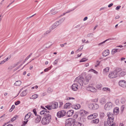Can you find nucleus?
Returning a JSON list of instances; mask_svg holds the SVG:
<instances>
[{
	"label": "nucleus",
	"instance_id": "nucleus-1",
	"mask_svg": "<svg viewBox=\"0 0 126 126\" xmlns=\"http://www.w3.org/2000/svg\"><path fill=\"white\" fill-rule=\"evenodd\" d=\"M49 111L48 110H42L40 112L41 114H44V117L41 120V123L43 125H45L48 124L51 120V115L49 114Z\"/></svg>",
	"mask_w": 126,
	"mask_h": 126
},
{
	"label": "nucleus",
	"instance_id": "nucleus-2",
	"mask_svg": "<svg viewBox=\"0 0 126 126\" xmlns=\"http://www.w3.org/2000/svg\"><path fill=\"white\" fill-rule=\"evenodd\" d=\"M76 122V120L72 118H70L66 120L65 123V126H71Z\"/></svg>",
	"mask_w": 126,
	"mask_h": 126
},
{
	"label": "nucleus",
	"instance_id": "nucleus-3",
	"mask_svg": "<svg viewBox=\"0 0 126 126\" xmlns=\"http://www.w3.org/2000/svg\"><path fill=\"white\" fill-rule=\"evenodd\" d=\"M83 77L79 76L77 77L75 79L74 81L75 82L79 83L81 85V84H82L83 83Z\"/></svg>",
	"mask_w": 126,
	"mask_h": 126
},
{
	"label": "nucleus",
	"instance_id": "nucleus-4",
	"mask_svg": "<svg viewBox=\"0 0 126 126\" xmlns=\"http://www.w3.org/2000/svg\"><path fill=\"white\" fill-rule=\"evenodd\" d=\"M99 107L98 105L95 103H91L89 105V108L93 110H97L98 109Z\"/></svg>",
	"mask_w": 126,
	"mask_h": 126
},
{
	"label": "nucleus",
	"instance_id": "nucleus-5",
	"mask_svg": "<svg viewBox=\"0 0 126 126\" xmlns=\"http://www.w3.org/2000/svg\"><path fill=\"white\" fill-rule=\"evenodd\" d=\"M66 112L64 110H62L58 111L57 114V116L59 118L63 117L65 115Z\"/></svg>",
	"mask_w": 126,
	"mask_h": 126
},
{
	"label": "nucleus",
	"instance_id": "nucleus-6",
	"mask_svg": "<svg viewBox=\"0 0 126 126\" xmlns=\"http://www.w3.org/2000/svg\"><path fill=\"white\" fill-rule=\"evenodd\" d=\"M112 105V104L111 102H108L105 104L104 108L106 110H108L111 108Z\"/></svg>",
	"mask_w": 126,
	"mask_h": 126
},
{
	"label": "nucleus",
	"instance_id": "nucleus-7",
	"mask_svg": "<svg viewBox=\"0 0 126 126\" xmlns=\"http://www.w3.org/2000/svg\"><path fill=\"white\" fill-rule=\"evenodd\" d=\"M60 24L59 23V21H57L55 22L51 27L50 28V30H53V29L56 28Z\"/></svg>",
	"mask_w": 126,
	"mask_h": 126
},
{
	"label": "nucleus",
	"instance_id": "nucleus-8",
	"mask_svg": "<svg viewBox=\"0 0 126 126\" xmlns=\"http://www.w3.org/2000/svg\"><path fill=\"white\" fill-rule=\"evenodd\" d=\"M91 78V77L90 75H88L86 76L84 80H83V83L85 84H88L89 82V80Z\"/></svg>",
	"mask_w": 126,
	"mask_h": 126
},
{
	"label": "nucleus",
	"instance_id": "nucleus-9",
	"mask_svg": "<svg viewBox=\"0 0 126 126\" xmlns=\"http://www.w3.org/2000/svg\"><path fill=\"white\" fill-rule=\"evenodd\" d=\"M119 84L121 87H125L126 86V81L124 80H120L119 82Z\"/></svg>",
	"mask_w": 126,
	"mask_h": 126
},
{
	"label": "nucleus",
	"instance_id": "nucleus-10",
	"mask_svg": "<svg viewBox=\"0 0 126 126\" xmlns=\"http://www.w3.org/2000/svg\"><path fill=\"white\" fill-rule=\"evenodd\" d=\"M114 71L113 72H110L108 75L109 77L110 78H113L116 77L117 76V75L116 74L114 73Z\"/></svg>",
	"mask_w": 126,
	"mask_h": 126
},
{
	"label": "nucleus",
	"instance_id": "nucleus-11",
	"mask_svg": "<svg viewBox=\"0 0 126 126\" xmlns=\"http://www.w3.org/2000/svg\"><path fill=\"white\" fill-rule=\"evenodd\" d=\"M86 89L87 90L92 92H94L96 91L95 88L92 86H89L87 87Z\"/></svg>",
	"mask_w": 126,
	"mask_h": 126
},
{
	"label": "nucleus",
	"instance_id": "nucleus-12",
	"mask_svg": "<svg viewBox=\"0 0 126 126\" xmlns=\"http://www.w3.org/2000/svg\"><path fill=\"white\" fill-rule=\"evenodd\" d=\"M97 116V113H95L91 114L88 116L87 118L88 119H95Z\"/></svg>",
	"mask_w": 126,
	"mask_h": 126
},
{
	"label": "nucleus",
	"instance_id": "nucleus-13",
	"mask_svg": "<svg viewBox=\"0 0 126 126\" xmlns=\"http://www.w3.org/2000/svg\"><path fill=\"white\" fill-rule=\"evenodd\" d=\"M88 112L87 111L83 110H80L79 112V114L80 117L85 116L86 114Z\"/></svg>",
	"mask_w": 126,
	"mask_h": 126
},
{
	"label": "nucleus",
	"instance_id": "nucleus-14",
	"mask_svg": "<svg viewBox=\"0 0 126 126\" xmlns=\"http://www.w3.org/2000/svg\"><path fill=\"white\" fill-rule=\"evenodd\" d=\"M71 107L73 109L76 110H77L80 108L81 106L79 104H77L72 105H71Z\"/></svg>",
	"mask_w": 126,
	"mask_h": 126
},
{
	"label": "nucleus",
	"instance_id": "nucleus-15",
	"mask_svg": "<svg viewBox=\"0 0 126 126\" xmlns=\"http://www.w3.org/2000/svg\"><path fill=\"white\" fill-rule=\"evenodd\" d=\"M51 106L52 109H56L58 107V103L57 102H52Z\"/></svg>",
	"mask_w": 126,
	"mask_h": 126
},
{
	"label": "nucleus",
	"instance_id": "nucleus-16",
	"mask_svg": "<svg viewBox=\"0 0 126 126\" xmlns=\"http://www.w3.org/2000/svg\"><path fill=\"white\" fill-rule=\"evenodd\" d=\"M78 85L77 83L74 84L71 86L72 89L74 91H75L77 90L78 89Z\"/></svg>",
	"mask_w": 126,
	"mask_h": 126
},
{
	"label": "nucleus",
	"instance_id": "nucleus-17",
	"mask_svg": "<svg viewBox=\"0 0 126 126\" xmlns=\"http://www.w3.org/2000/svg\"><path fill=\"white\" fill-rule=\"evenodd\" d=\"M74 113V111L73 110H68L67 112V116L69 117L72 116Z\"/></svg>",
	"mask_w": 126,
	"mask_h": 126
},
{
	"label": "nucleus",
	"instance_id": "nucleus-18",
	"mask_svg": "<svg viewBox=\"0 0 126 126\" xmlns=\"http://www.w3.org/2000/svg\"><path fill=\"white\" fill-rule=\"evenodd\" d=\"M109 53V50H106L103 52L102 54L103 56L106 57L108 55Z\"/></svg>",
	"mask_w": 126,
	"mask_h": 126
},
{
	"label": "nucleus",
	"instance_id": "nucleus-19",
	"mask_svg": "<svg viewBox=\"0 0 126 126\" xmlns=\"http://www.w3.org/2000/svg\"><path fill=\"white\" fill-rule=\"evenodd\" d=\"M37 117L35 120V122L37 123H39L41 119V116L39 115H36Z\"/></svg>",
	"mask_w": 126,
	"mask_h": 126
},
{
	"label": "nucleus",
	"instance_id": "nucleus-20",
	"mask_svg": "<svg viewBox=\"0 0 126 126\" xmlns=\"http://www.w3.org/2000/svg\"><path fill=\"white\" fill-rule=\"evenodd\" d=\"M113 121L114 119H111V118H108L107 119V123L108 125L110 126L111 123H112L113 122Z\"/></svg>",
	"mask_w": 126,
	"mask_h": 126
},
{
	"label": "nucleus",
	"instance_id": "nucleus-21",
	"mask_svg": "<svg viewBox=\"0 0 126 126\" xmlns=\"http://www.w3.org/2000/svg\"><path fill=\"white\" fill-rule=\"evenodd\" d=\"M119 108L117 107L115 108L113 110V113L115 115L117 114L119 112Z\"/></svg>",
	"mask_w": 126,
	"mask_h": 126
},
{
	"label": "nucleus",
	"instance_id": "nucleus-22",
	"mask_svg": "<svg viewBox=\"0 0 126 126\" xmlns=\"http://www.w3.org/2000/svg\"><path fill=\"white\" fill-rule=\"evenodd\" d=\"M32 113L31 112L28 113L25 116L24 120L26 121L31 117Z\"/></svg>",
	"mask_w": 126,
	"mask_h": 126
},
{
	"label": "nucleus",
	"instance_id": "nucleus-23",
	"mask_svg": "<svg viewBox=\"0 0 126 126\" xmlns=\"http://www.w3.org/2000/svg\"><path fill=\"white\" fill-rule=\"evenodd\" d=\"M107 116L108 117V118L111 119H114L113 115L112 113L110 112H108L107 113Z\"/></svg>",
	"mask_w": 126,
	"mask_h": 126
},
{
	"label": "nucleus",
	"instance_id": "nucleus-24",
	"mask_svg": "<svg viewBox=\"0 0 126 126\" xmlns=\"http://www.w3.org/2000/svg\"><path fill=\"white\" fill-rule=\"evenodd\" d=\"M114 39L113 38H109L107 39L106 40H105L103 42L99 43L98 44V45H99V46L102 45L103 44L105 43L106 41H108L110 40H114Z\"/></svg>",
	"mask_w": 126,
	"mask_h": 126
},
{
	"label": "nucleus",
	"instance_id": "nucleus-25",
	"mask_svg": "<svg viewBox=\"0 0 126 126\" xmlns=\"http://www.w3.org/2000/svg\"><path fill=\"white\" fill-rule=\"evenodd\" d=\"M73 126H84L80 123L75 122L73 125Z\"/></svg>",
	"mask_w": 126,
	"mask_h": 126
},
{
	"label": "nucleus",
	"instance_id": "nucleus-26",
	"mask_svg": "<svg viewBox=\"0 0 126 126\" xmlns=\"http://www.w3.org/2000/svg\"><path fill=\"white\" fill-rule=\"evenodd\" d=\"M71 105L72 104L70 103H66L64 105V108L65 109L69 108L70 106L71 107Z\"/></svg>",
	"mask_w": 126,
	"mask_h": 126
},
{
	"label": "nucleus",
	"instance_id": "nucleus-27",
	"mask_svg": "<svg viewBox=\"0 0 126 126\" xmlns=\"http://www.w3.org/2000/svg\"><path fill=\"white\" fill-rule=\"evenodd\" d=\"M122 71V69L121 68H116V69L114 71V73L116 74L117 75V74L121 71Z\"/></svg>",
	"mask_w": 126,
	"mask_h": 126
},
{
	"label": "nucleus",
	"instance_id": "nucleus-28",
	"mask_svg": "<svg viewBox=\"0 0 126 126\" xmlns=\"http://www.w3.org/2000/svg\"><path fill=\"white\" fill-rule=\"evenodd\" d=\"M100 102L101 104H104L106 102V100L104 98H102L100 100Z\"/></svg>",
	"mask_w": 126,
	"mask_h": 126
},
{
	"label": "nucleus",
	"instance_id": "nucleus-29",
	"mask_svg": "<svg viewBox=\"0 0 126 126\" xmlns=\"http://www.w3.org/2000/svg\"><path fill=\"white\" fill-rule=\"evenodd\" d=\"M99 122V120L98 119H97L91 121V123H94L96 124H98Z\"/></svg>",
	"mask_w": 126,
	"mask_h": 126
},
{
	"label": "nucleus",
	"instance_id": "nucleus-30",
	"mask_svg": "<svg viewBox=\"0 0 126 126\" xmlns=\"http://www.w3.org/2000/svg\"><path fill=\"white\" fill-rule=\"evenodd\" d=\"M27 90H26L23 91L20 94V96L22 97L26 96L27 94V93H26Z\"/></svg>",
	"mask_w": 126,
	"mask_h": 126
},
{
	"label": "nucleus",
	"instance_id": "nucleus-31",
	"mask_svg": "<svg viewBox=\"0 0 126 126\" xmlns=\"http://www.w3.org/2000/svg\"><path fill=\"white\" fill-rule=\"evenodd\" d=\"M77 7H78L77 6H75L73 8V9H72V10H68L65 13H63V15H61L60 16H63L65 14H66V13H69L70 12L74 10Z\"/></svg>",
	"mask_w": 126,
	"mask_h": 126
},
{
	"label": "nucleus",
	"instance_id": "nucleus-32",
	"mask_svg": "<svg viewBox=\"0 0 126 126\" xmlns=\"http://www.w3.org/2000/svg\"><path fill=\"white\" fill-rule=\"evenodd\" d=\"M126 74V72L122 71L119 73V76L120 77H121L124 76Z\"/></svg>",
	"mask_w": 126,
	"mask_h": 126
},
{
	"label": "nucleus",
	"instance_id": "nucleus-33",
	"mask_svg": "<svg viewBox=\"0 0 126 126\" xmlns=\"http://www.w3.org/2000/svg\"><path fill=\"white\" fill-rule=\"evenodd\" d=\"M21 83V81L20 80L16 81L14 83V85L17 86H19Z\"/></svg>",
	"mask_w": 126,
	"mask_h": 126
},
{
	"label": "nucleus",
	"instance_id": "nucleus-34",
	"mask_svg": "<svg viewBox=\"0 0 126 126\" xmlns=\"http://www.w3.org/2000/svg\"><path fill=\"white\" fill-rule=\"evenodd\" d=\"M100 118L101 119H103L105 116V114L104 112H101L99 113Z\"/></svg>",
	"mask_w": 126,
	"mask_h": 126
},
{
	"label": "nucleus",
	"instance_id": "nucleus-35",
	"mask_svg": "<svg viewBox=\"0 0 126 126\" xmlns=\"http://www.w3.org/2000/svg\"><path fill=\"white\" fill-rule=\"evenodd\" d=\"M38 96V95L36 94H34L32 95L31 97L30 98V99H35Z\"/></svg>",
	"mask_w": 126,
	"mask_h": 126
},
{
	"label": "nucleus",
	"instance_id": "nucleus-36",
	"mask_svg": "<svg viewBox=\"0 0 126 126\" xmlns=\"http://www.w3.org/2000/svg\"><path fill=\"white\" fill-rule=\"evenodd\" d=\"M109 67H106L103 70V73L105 74L106 73L109 72Z\"/></svg>",
	"mask_w": 126,
	"mask_h": 126
},
{
	"label": "nucleus",
	"instance_id": "nucleus-37",
	"mask_svg": "<svg viewBox=\"0 0 126 126\" xmlns=\"http://www.w3.org/2000/svg\"><path fill=\"white\" fill-rule=\"evenodd\" d=\"M65 17H64L60 19L58 21H59V23L60 24H61L64 21L65 19Z\"/></svg>",
	"mask_w": 126,
	"mask_h": 126
},
{
	"label": "nucleus",
	"instance_id": "nucleus-38",
	"mask_svg": "<svg viewBox=\"0 0 126 126\" xmlns=\"http://www.w3.org/2000/svg\"><path fill=\"white\" fill-rule=\"evenodd\" d=\"M52 45L51 44V43L50 42H49L48 43L46 44V47L47 48H48L50 47Z\"/></svg>",
	"mask_w": 126,
	"mask_h": 126
},
{
	"label": "nucleus",
	"instance_id": "nucleus-39",
	"mask_svg": "<svg viewBox=\"0 0 126 126\" xmlns=\"http://www.w3.org/2000/svg\"><path fill=\"white\" fill-rule=\"evenodd\" d=\"M32 53H31L24 60L23 63H24L29 58L30 56L32 54Z\"/></svg>",
	"mask_w": 126,
	"mask_h": 126
},
{
	"label": "nucleus",
	"instance_id": "nucleus-40",
	"mask_svg": "<svg viewBox=\"0 0 126 126\" xmlns=\"http://www.w3.org/2000/svg\"><path fill=\"white\" fill-rule=\"evenodd\" d=\"M117 48H115L112 49L111 51L112 54H114L115 53L117 52Z\"/></svg>",
	"mask_w": 126,
	"mask_h": 126
},
{
	"label": "nucleus",
	"instance_id": "nucleus-41",
	"mask_svg": "<svg viewBox=\"0 0 126 126\" xmlns=\"http://www.w3.org/2000/svg\"><path fill=\"white\" fill-rule=\"evenodd\" d=\"M45 107L48 110H51L52 109L51 106V105L46 106H45Z\"/></svg>",
	"mask_w": 126,
	"mask_h": 126
},
{
	"label": "nucleus",
	"instance_id": "nucleus-42",
	"mask_svg": "<svg viewBox=\"0 0 126 126\" xmlns=\"http://www.w3.org/2000/svg\"><path fill=\"white\" fill-rule=\"evenodd\" d=\"M102 90L103 91H110V89L109 88L107 87L103 88Z\"/></svg>",
	"mask_w": 126,
	"mask_h": 126
},
{
	"label": "nucleus",
	"instance_id": "nucleus-43",
	"mask_svg": "<svg viewBox=\"0 0 126 126\" xmlns=\"http://www.w3.org/2000/svg\"><path fill=\"white\" fill-rule=\"evenodd\" d=\"M83 47V45H82L80 47L76 50V52L77 53H78L82 49Z\"/></svg>",
	"mask_w": 126,
	"mask_h": 126
},
{
	"label": "nucleus",
	"instance_id": "nucleus-44",
	"mask_svg": "<svg viewBox=\"0 0 126 126\" xmlns=\"http://www.w3.org/2000/svg\"><path fill=\"white\" fill-rule=\"evenodd\" d=\"M89 71L93 72H94V73L96 74H98V72L96 71L95 70H94L93 69H91L89 70Z\"/></svg>",
	"mask_w": 126,
	"mask_h": 126
},
{
	"label": "nucleus",
	"instance_id": "nucleus-45",
	"mask_svg": "<svg viewBox=\"0 0 126 126\" xmlns=\"http://www.w3.org/2000/svg\"><path fill=\"white\" fill-rule=\"evenodd\" d=\"M88 59L86 58H84L81 59L79 61L80 62H84L87 60Z\"/></svg>",
	"mask_w": 126,
	"mask_h": 126
},
{
	"label": "nucleus",
	"instance_id": "nucleus-46",
	"mask_svg": "<svg viewBox=\"0 0 126 126\" xmlns=\"http://www.w3.org/2000/svg\"><path fill=\"white\" fill-rule=\"evenodd\" d=\"M94 36V34L92 33H89L87 35V37H92Z\"/></svg>",
	"mask_w": 126,
	"mask_h": 126
},
{
	"label": "nucleus",
	"instance_id": "nucleus-47",
	"mask_svg": "<svg viewBox=\"0 0 126 126\" xmlns=\"http://www.w3.org/2000/svg\"><path fill=\"white\" fill-rule=\"evenodd\" d=\"M51 68V67L50 66L47 68H46L44 70V71L45 72H47L49 70H50Z\"/></svg>",
	"mask_w": 126,
	"mask_h": 126
},
{
	"label": "nucleus",
	"instance_id": "nucleus-48",
	"mask_svg": "<svg viewBox=\"0 0 126 126\" xmlns=\"http://www.w3.org/2000/svg\"><path fill=\"white\" fill-rule=\"evenodd\" d=\"M102 85L101 84H97L96 85V88L99 89H101Z\"/></svg>",
	"mask_w": 126,
	"mask_h": 126
},
{
	"label": "nucleus",
	"instance_id": "nucleus-49",
	"mask_svg": "<svg viewBox=\"0 0 126 126\" xmlns=\"http://www.w3.org/2000/svg\"><path fill=\"white\" fill-rule=\"evenodd\" d=\"M53 91V90L50 88H49L48 89L47 92L48 93H50Z\"/></svg>",
	"mask_w": 126,
	"mask_h": 126
},
{
	"label": "nucleus",
	"instance_id": "nucleus-50",
	"mask_svg": "<svg viewBox=\"0 0 126 126\" xmlns=\"http://www.w3.org/2000/svg\"><path fill=\"white\" fill-rule=\"evenodd\" d=\"M33 111L34 113V114L36 116L37 115V112L36 111V109H34L33 110Z\"/></svg>",
	"mask_w": 126,
	"mask_h": 126
},
{
	"label": "nucleus",
	"instance_id": "nucleus-51",
	"mask_svg": "<svg viewBox=\"0 0 126 126\" xmlns=\"http://www.w3.org/2000/svg\"><path fill=\"white\" fill-rule=\"evenodd\" d=\"M58 59H57L55 60L54 62V64L55 65H56L57 64Z\"/></svg>",
	"mask_w": 126,
	"mask_h": 126
},
{
	"label": "nucleus",
	"instance_id": "nucleus-52",
	"mask_svg": "<svg viewBox=\"0 0 126 126\" xmlns=\"http://www.w3.org/2000/svg\"><path fill=\"white\" fill-rule=\"evenodd\" d=\"M11 57V55H10L8 57H7L6 59H4L3 60L5 62L9 60Z\"/></svg>",
	"mask_w": 126,
	"mask_h": 126
},
{
	"label": "nucleus",
	"instance_id": "nucleus-53",
	"mask_svg": "<svg viewBox=\"0 0 126 126\" xmlns=\"http://www.w3.org/2000/svg\"><path fill=\"white\" fill-rule=\"evenodd\" d=\"M20 103V101H18L15 102V105H17L19 104Z\"/></svg>",
	"mask_w": 126,
	"mask_h": 126
},
{
	"label": "nucleus",
	"instance_id": "nucleus-54",
	"mask_svg": "<svg viewBox=\"0 0 126 126\" xmlns=\"http://www.w3.org/2000/svg\"><path fill=\"white\" fill-rule=\"evenodd\" d=\"M28 120H27L26 121H24L23 122V126H25L27 123Z\"/></svg>",
	"mask_w": 126,
	"mask_h": 126
},
{
	"label": "nucleus",
	"instance_id": "nucleus-55",
	"mask_svg": "<svg viewBox=\"0 0 126 126\" xmlns=\"http://www.w3.org/2000/svg\"><path fill=\"white\" fill-rule=\"evenodd\" d=\"M16 119H15V118L14 117L13 118H12L10 121L9 122H12L14 121V120H16Z\"/></svg>",
	"mask_w": 126,
	"mask_h": 126
},
{
	"label": "nucleus",
	"instance_id": "nucleus-56",
	"mask_svg": "<svg viewBox=\"0 0 126 126\" xmlns=\"http://www.w3.org/2000/svg\"><path fill=\"white\" fill-rule=\"evenodd\" d=\"M124 105H122L121 108V111H123V110L124 109Z\"/></svg>",
	"mask_w": 126,
	"mask_h": 126
},
{
	"label": "nucleus",
	"instance_id": "nucleus-57",
	"mask_svg": "<svg viewBox=\"0 0 126 126\" xmlns=\"http://www.w3.org/2000/svg\"><path fill=\"white\" fill-rule=\"evenodd\" d=\"M63 103L62 102H59V107L60 108L61 107L62 105H63Z\"/></svg>",
	"mask_w": 126,
	"mask_h": 126
},
{
	"label": "nucleus",
	"instance_id": "nucleus-58",
	"mask_svg": "<svg viewBox=\"0 0 126 126\" xmlns=\"http://www.w3.org/2000/svg\"><path fill=\"white\" fill-rule=\"evenodd\" d=\"M121 7V6H118L115 9L118 10Z\"/></svg>",
	"mask_w": 126,
	"mask_h": 126
},
{
	"label": "nucleus",
	"instance_id": "nucleus-59",
	"mask_svg": "<svg viewBox=\"0 0 126 126\" xmlns=\"http://www.w3.org/2000/svg\"><path fill=\"white\" fill-rule=\"evenodd\" d=\"M117 52H120V51L121 50H124V48H122L121 49H120L119 48H117Z\"/></svg>",
	"mask_w": 126,
	"mask_h": 126
},
{
	"label": "nucleus",
	"instance_id": "nucleus-60",
	"mask_svg": "<svg viewBox=\"0 0 126 126\" xmlns=\"http://www.w3.org/2000/svg\"><path fill=\"white\" fill-rule=\"evenodd\" d=\"M75 98L72 97H69L67 98V100H68L70 99H74Z\"/></svg>",
	"mask_w": 126,
	"mask_h": 126
},
{
	"label": "nucleus",
	"instance_id": "nucleus-61",
	"mask_svg": "<svg viewBox=\"0 0 126 126\" xmlns=\"http://www.w3.org/2000/svg\"><path fill=\"white\" fill-rule=\"evenodd\" d=\"M116 125V124L114 122H113L112 123V124H111V125L110 126H115Z\"/></svg>",
	"mask_w": 126,
	"mask_h": 126
},
{
	"label": "nucleus",
	"instance_id": "nucleus-62",
	"mask_svg": "<svg viewBox=\"0 0 126 126\" xmlns=\"http://www.w3.org/2000/svg\"><path fill=\"white\" fill-rule=\"evenodd\" d=\"M22 65V64H21V65H19L18 67H16V70H17L18 69H19L21 65Z\"/></svg>",
	"mask_w": 126,
	"mask_h": 126
},
{
	"label": "nucleus",
	"instance_id": "nucleus-63",
	"mask_svg": "<svg viewBox=\"0 0 126 126\" xmlns=\"http://www.w3.org/2000/svg\"><path fill=\"white\" fill-rule=\"evenodd\" d=\"M41 108H42L43 109H44V110H48L47 109H46L44 107L42 106H41Z\"/></svg>",
	"mask_w": 126,
	"mask_h": 126
},
{
	"label": "nucleus",
	"instance_id": "nucleus-64",
	"mask_svg": "<svg viewBox=\"0 0 126 126\" xmlns=\"http://www.w3.org/2000/svg\"><path fill=\"white\" fill-rule=\"evenodd\" d=\"M113 5V3H111L108 5V7L109 8L110 7L112 6Z\"/></svg>",
	"mask_w": 126,
	"mask_h": 126
}]
</instances>
